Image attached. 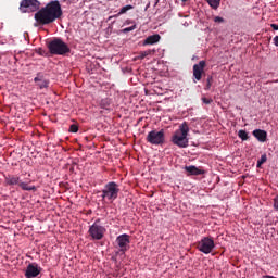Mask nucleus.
<instances>
[{
  "instance_id": "obj_25",
  "label": "nucleus",
  "mask_w": 278,
  "mask_h": 278,
  "mask_svg": "<svg viewBox=\"0 0 278 278\" xmlns=\"http://www.w3.org/2000/svg\"><path fill=\"white\" fill-rule=\"evenodd\" d=\"M266 160H268V157L266 156V154H263L261 159L257 161V168H260L262 164H265Z\"/></svg>"
},
{
  "instance_id": "obj_17",
  "label": "nucleus",
  "mask_w": 278,
  "mask_h": 278,
  "mask_svg": "<svg viewBox=\"0 0 278 278\" xmlns=\"http://www.w3.org/2000/svg\"><path fill=\"white\" fill-rule=\"evenodd\" d=\"M18 186H20L23 190H26V191H28V192H30L31 190H33L34 192H36V186H29L27 182H23V181H21V180H20Z\"/></svg>"
},
{
  "instance_id": "obj_1",
  "label": "nucleus",
  "mask_w": 278,
  "mask_h": 278,
  "mask_svg": "<svg viewBox=\"0 0 278 278\" xmlns=\"http://www.w3.org/2000/svg\"><path fill=\"white\" fill-rule=\"evenodd\" d=\"M62 14V5L60 4V1L52 0L35 14V21H37L39 25H51V23L58 21Z\"/></svg>"
},
{
  "instance_id": "obj_26",
  "label": "nucleus",
  "mask_w": 278,
  "mask_h": 278,
  "mask_svg": "<svg viewBox=\"0 0 278 278\" xmlns=\"http://www.w3.org/2000/svg\"><path fill=\"white\" fill-rule=\"evenodd\" d=\"M70 131H71L72 134H77V132L79 131V126H77V125H75V124H72V125L70 126Z\"/></svg>"
},
{
  "instance_id": "obj_32",
  "label": "nucleus",
  "mask_w": 278,
  "mask_h": 278,
  "mask_svg": "<svg viewBox=\"0 0 278 278\" xmlns=\"http://www.w3.org/2000/svg\"><path fill=\"white\" fill-rule=\"evenodd\" d=\"M274 45L275 47H278V36L274 37Z\"/></svg>"
},
{
  "instance_id": "obj_27",
  "label": "nucleus",
  "mask_w": 278,
  "mask_h": 278,
  "mask_svg": "<svg viewBox=\"0 0 278 278\" xmlns=\"http://www.w3.org/2000/svg\"><path fill=\"white\" fill-rule=\"evenodd\" d=\"M134 29H136V24H134L132 26L130 27H126L123 29V33L124 34H129V31H134Z\"/></svg>"
},
{
  "instance_id": "obj_33",
  "label": "nucleus",
  "mask_w": 278,
  "mask_h": 278,
  "mask_svg": "<svg viewBox=\"0 0 278 278\" xmlns=\"http://www.w3.org/2000/svg\"><path fill=\"white\" fill-rule=\"evenodd\" d=\"M182 1V3H186V1H188V0H181Z\"/></svg>"
},
{
  "instance_id": "obj_21",
  "label": "nucleus",
  "mask_w": 278,
  "mask_h": 278,
  "mask_svg": "<svg viewBox=\"0 0 278 278\" xmlns=\"http://www.w3.org/2000/svg\"><path fill=\"white\" fill-rule=\"evenodd\" d=\"M37 86H38V88H40V90H42V88H49V80L43 79V80L37 83Z\"/></svg>"
},
{
  "instance_id": "obj_13",
  "label": "nucleus",
  "mask_w": 278,
  "mask_h": 278,
  "mask_svg": "<svg viewBox=\"0 0 278 278\" xmlns=\"http://www.w3.org/2000/svg\"><path fill=\"white\" fill-rule=\"evenodd\" d=\"M4 184L7 186H18V184H21V177L15 175H8L4 177Z\"/></svg>"
},
{
  "instance_id": "obj_18",
  "label": "nucleus",
  "mask_w": 278,
  "mask_h": 278,
  "mask_svg": "<svg viewBox=\"0 0 278 278\" xmlns=\"http://www.w3.org/2000/svg\"><path fill=\"white\" fill-rule=\"evenodd\" d=\"M206 3H208L213 10L220 8V0H206Z\"/></svg>"
},
{
  "instance_id": "obj_16",
  "label": "nucleus",
  "mask_w": 278,
  "mask_h": 278,
  "mask_svg": "<svg viewBox=\"0 0 278 278\" xmlns=\"http://www.w3.org/2000/svg\"><path fill=\"white\" fill-rule=\"evenodd\" d=\"M110 105H112V100H110V98H104L100 101V108L102 110H110Z\"/></svg>"
},
{
  "instance_id": "obj_7",
  "label": "nucleus",
  "mask_w": 278,
  "mask_h": 278,
  "mask_svg": "<svg viewBox=\"0 0 278 278\" xmlns=\"http://www.w3.org/2000/svg\"><path fill=\"white\" fill-rule=\"evenodd\" d=\"M101 219H97L93 225L89 227L88 233L93 240H103L105 236V227L100 226Z\"/></svg>"
},
{
  "instance_id": "obj_11",
  "label": "nucleus",
  "mask_w": 278,
  "mask_h": 278,
  "mask_svg": "<svg viewBox=\"0 0 278 278\" xmlns=\"http://www.w3.org/2000/svg\"><path fill=\"white\" fill-rule=\"evenodd\" d=\"M42 273V267H40L37 263H29L25 270L26 278H35L38 277Z\"/></svg>"
},
{
  "instance_id": "obj_9",
  "label": "nucleus",
  "mask_w": 278,
  "mask_h": 278,
  "mask_svg": "<svg viewBox=\"0 0 278 278\" xmlns=\"http://www.w3.org/2000/svg\"><path fill=\"white\" fill-rule=\"evenodd\" d=\"M21 12H36L40 10V2L38 0H22L20 3Z\"/></svg>"
},
{
  "instance_id": "obj_28",
  "label": "nucleus",
  "mask_w": 278,
  "mask_h": 278,
  "mask_svg": "<svg viewBox=\"0 0 278 278\" xmlns=\"http://www.w3.org/2000/svg\"><path fill=\"white\" fill-rule=\"evenodd\" d=\"M214 100L210 99V98H202V103H204L205 105H210V103H212Z\"/></svg>"
},
{
  "instance_id": "obj_22",
  "label": "nucleus",
  "mask_w": 278,
  "mask_h": 278,
  "mask_svg": "<svg viewBox=\"0 0 278 278\" xmlns=\"http://www.w3.org/2000/svg\"><path fill=\"white\" fill-rule=\"evenodd\" d=\"M238 136H239V138H241L243 141L249 139V132H247V130H239Z\"/></svg>"
},
{
  "instance_id": "obj_24",
  "label": "nucleus",
  "mask_w": 278,
  "mask_h": 278,
  "mask_svg": "<svg viewBox=\"0 0 278 278\" xmlns=\"http://www.w3.org/2000/svg\"><path fill=\"white\" fill-rule=\"evenodd\" d=\"M213 81H214V77L208 76L207 79H206V87H205V90H210V88H212Z\"/></svg>"
},
{
  "instance_id": "obj_19",
  "label": "nucleus",
  "mask_w": 278,
  "mask_h": 278,
  "mask_svg": "<svg viewBox=\"0 0 278 278\" xmlns=\"http://www.w3.org/2000/svg\"><path fill=\"white\" fill-rule=\"evenodd\" d=\"M155 54V50H146V51H141L140 52V60H144V58L149 56V55H154Z\"/></svg>"
},
{
  "instance_id": "obj_29",
  "label": "nucleus",
  "mask_w": 278,
  "mask_h": 278,
  "mask_svg": "<svg viewBox=\"0 0 278 278\" xmlns=\"http://www.w3.org/2000/svg\"><path fill=\"white\" fill-rule=\"evenodd\" d=\"M214 23H225V18H223L220 16H215L214 17Z\"/></svg>"
},
{
  "instance_id": "obj_30",
  "label": "nucleus",
  "mask_w": 278,
  "mask_h": 278,
  "mask_svg": "<svg viewBox=\"0 0 278 278\" xmlns=\"http://www.w3.org/2000/svg\"><path fill=\"white\" fill-rule=\"evenodd\" d=\"M274 208L278 212V195L274 199Z\"/></svg>"
},
{
  "instance_id": "obj_15",
  "label": "nucleus",
  "mask_w": 278,
  "mask_h": 278,
  "mask_svg": "<svg viewBox=\"0 0 278 278\" xmlns=\"http://www.w3.org/2000/svg\"><path fill=\"white\" fill-rule=\"evenodd\" d=\"M185 170L189 174V175H194V176H199V175H205V170L203 169H199L197 166L194 165H190V166H186Z\"/></svg>"
},
{
  "instance_id": "obj_8",
  "label": "nucleus",
  "mask_w": 278,
  "mask_h": 278,
  "mask_svg": "<svg viewBox=\"0 0 278 278\" xmlns=\"http://www.w3.org/2000/svg\"><path fill=\"white\" fill-rule=\"evenodd\" d=\"M115 242L119 247V250L116 252L117 255H125V253L129 251V244H131L129 235L127 233L119 235L116 238Z\"/></svg>"
},
{
  "instance_id": "obj_6",
  "label": "nucleus",
  "mask_w": 278,
  "mask_h": 278,
  "mask_svg": "<svg viewBox=\"0 0 278 278\" xmlns=\"http://www.w3.org/2000/svg\"><path fill=\"white\" fill-rule=\"evenodd\" d=\"M216 243H214V239L212 237H204L197 244V249L205 255H210V253L214 251Z\"/></svg>"
},
{
  "instance_id": "obj_12",
  "label": "nucleus",
  "mask_w": 278,
  "mask_h": 278,
  "mask_svg": "<svg viewBox=\"0 0 278 278\" xmlns=\"http://www.w3.org/2000/svg\"><path fill=\"white\" fill-rule=\"evenodd\" d=\"M252 135L254 136V138H256V140H258V142H266V139L268 138V134L266 132V130L262 129L253 130Z\"/></svg>"
},
{
  "instance_id": "obj_14",
  "label": "nucleus",
  "mask_w": 278,
  "mask_h": 278,
  "mask_svg": "<svg viewBox=\"0 0 278 278\" xmlns=\"http://www.w3.org/2000/svg\"><path fill=\"white\" fill-rule=\"evenodd\" d=\"M161 39H162V37L159 34H155V35H152V36H148L143 40V47H147L149 45H157V42H160Z\"/></svg>"
},
{
  "instance_id": "obj_23",
  "label": "nucleus",
  "mask_w": 278,
  "mask_h": 278,
  "mask_svg": "<svg viewBox=\"0 0 278 278\" xmlns=\"http://www.w3.org/2000/svg\"><path fill=\"white\" fill-rule=\"evenodd\" d=\"M43 80H45V76L42 75V73H38L37 76L34 78L35 84H38Z\"/></svg>"
},
{
  "instance_id": "obj_5",
  "label": "nucleus",
  "mask_w": 278,
  "mask_h": 278,
  "mask_svg": "<svg viewBox=\"0 0 278 278\" xmlns=\"http://www.w3.org/2000/svg\"><path fill=\"white\" fill-rule=\"evenodd\" d=\"M146 141L149 144H153L154 147H162V144H164V142H166V134L164 132V129L151 130L147 135Z\"/></svg>"
},
{
  "instance_id": "obj_20",
  "label": "nucleus",
  "mask_w": 278,
  "mask_h": 278,
  "mask_svg": "<svg viewBox=\"0 0 278 278\" xmlns=\"http://www.w3.org/2000/svg\"><path fill=\"white\" fill-rule=\"evenodd\" d=\"M129 10H134V5L128 4V5L123 7V8L119 10L117 16H121V14H127V12H129Z\"/></svg>"
},
{
  "instance_id": "obj_3",
  "label": "nucleus",
  "mask_w": 278,
  "mask_h": 278,
  "mask_svg": "<svg viewBox=\"0 0 278 278\" xmlns=\"http://www.w3.org/2000/svg\"><path fill=\"white\" fill-rule=\"evenodd\" d=\"M48 49L52 55H66L71 53V48L62 39L55 38L48 43Z\"/></svg>"
},
{
  "instance_id": "obj_4",
  "label": "nucleus",
  "mask_w": 278,
  "mask_h": 278,
  "mask_svg": "<svg viewBox=\"0 0 278 278\" xmlns=\"http://www.w3.org/2000/svg\"><path fill=\"white\" fill-rule=\"evenodd\" d=\"M118 192H121L118 184L114 181L108 182L102 189V201H109L110 203L116 201L118 199Z\"/></svg>"
},
{
  "instance_id": "obj_31",
  "label": "nucleus",
  "mask_w": 278,
  "mask_h": 278,
  "mask_svg": "<svg viewBox=\"0 0 278 278\" xmlns=\"http://www.w3.org/2000/svg\"><path fill=\"white\" fill-rule=\"evenodd\" d=\"M271 29L275 31H278V25L277 24H270Z\"/></svg>"
},
{
  "instance_id": "obj_10",
  "label": "nucleus",
  "mask_w": 278,
  "mask_h": 278,
  "mask_svg": "<svg viewBox=\"0 0 278 278\" xmlns=\"http://www.w3.org/2000/svg\"><path fill=\"white\" fill-rule=\"evenodd\" d=\"M205 66H207L205 61H200L198 64L193 65V84H197V81H201V79H203Z\"/></svg>"
},
{
  "instance_id": "obj_2",
  "label": "nucleus",
  "mask_w": 278,
  "mask_h": 278,
  "mask_svg": "<svg viewBox=\"0 0 278 278\" xmlns=\"http://www.w3.org/2000/svg\"><path fill=\"white\" fill-rule=\"evenodd\" d=\"M188 134H190V126L188 122H184L179 125V129H177L172 136V142L179 149H187L189 144Z\"/></svg>"
}]
</instances>
